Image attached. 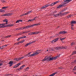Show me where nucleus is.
<instances>
[{
  "mask_svg": "<svg viewBox=\"0 0 76 76\" xmlns=\"http://www.w3.org/2000/svg\"><path fill=\"white\" fill-rule=\"evenodd\" d=\"M41 53V50H38L36 51L34 53L32 54L29 55L30 54H31V53H29L27 55V56L28 57H32L33 56H37V54H38L39 53Z\"/></svg>",
  "mask_w": 76,
  "mask_h": 76,
  "instance_id": "1",
  "label": "nucleus"
},
{
  "mask_svg": "<svg viewBox=\"0 0 76 76\" xmlns=\"http://www.w3.org/2000/svg\"><path fill=\"white\" fill-rule=\"evenodd\" d=\"M48 60V61H50V60H53V58L51 57V56H50L48 57V56H46L45 58L42 60V61H45L46 60Z\"/></svg>",
  "mask_w": 76,
  "mask_h": 76,
  "instance_id": "2",
  "label": "nucleus"
},
{
  "mask_svg": "<svg viewBox=\"0 0 76 76\" xmlns=\"http://www.w3.org/2000/svg\"><path fill=\"white\" fill-rule=\"evenodd\" d=\"M39 31H37L34 32H31L29 33L28 35H34V34H39Z\"/></svg>",
  "mask_w": 76,
  "mask_h": 76,
  "instance_id": "3",
  "label": "nucleus"
},
{
  "mask_svg": "<svg viewBox=\"0 0 76 76\" xmlns=\"http://www.w3.org/2000/svg\"><path fill=\"white\" fill-rule=\"evenodd\" d=\"M24 58V57L23 56L19 58H14V60H15V61H19V60H20L22 59L23 58Z\"/></svg>",
  "mask_w": 76,
  "mask_h": 76,
  "instance_id": "4",
  "label": "nucleus"
},
{
  "mask_svg": "<svg viewBox=\"0 0 76 76\" xmlns=\"http://www.w3.org/2000/svg\"><path fill=\"white\" fill-rule=\"evenodd\" d=\"M59 2H60V1H56V2H53V3H52L51 4H50V6H53L54 5V4H57V3H58Z\"/></svg>",
  "mask_w": 76,
  "mask_h": 76,
  "instance_id": "5",
  "label": "nucleus"
},
{
  "mask_svg": "<svg viewBox=\"0 0 76 76\" xmlns=\"http://www.w3.org/2000/svg\"><path fill=\"white\" fill-rule=\"evenodd\" d=\"M12 15V14H3L2 15V16H11Z\"/></svg>",
  "mask_w": 76,
  "mask_h": 76,
  "instance_id": "6",
  "label": "nucleus"
},
{
  "mask_svg": "<svg viewBox=\"0 0 76 76\" xmlns=\"http://www.w3.org/2000/svg\"><path fill=\"white\" fill-rule=\"evenodd\" d=\"M67 33V31H60L59 34H66Z\"/></svg>",
  "mask_w": 76,
  "mask_h": 76,
  "instance_id": "7",
  "label": "nucleus"
},
{
  "mask_svg": "<svg viewBox=\"0 0 76 76\" xmlns=\"http://www.w3.org/2000/svg\"><path fill=\"white\" fill-rule=\"evenodd\" d=\"M60 14H61V12H60L58 13V14H57L56 15H54V16L55 17H58V16H60Z\"/></svg>",
  "mask_w": 76,
  "mask_h": 76,
  "instance_id": "8",
  "label": "nucleus"
},
{
  "mask_svg": "<svg viewBox=\"0 0 76 76\" xmlns=\"http://www.w3.org/2000/svg\"><path fill=\"white\" fill-rule=\"evenodd\" d=\"M6 25V24L4 23L0 24V28H5V26H4V25Z\"/></svg>",
  "mask_w": 76,
  "mask_h": 76,
  "instance_id": "9",
  "label": "nucleus"
},
{
  "mask_svg": "<svg viewBox=\"0 0 76 76\" xmlns=\"http://www.w3.org/2000/svg\"><path fill=\"white\" fill-rule=\"evenodd\" d=\"M58 38H57L53 40L52 41V42H53V43H54V42H57V41H58Z\"/></svg>",
  "mask_w": 76,
  "mask_h": 76,
  "instance_id": "10",
  "label": "nucleus"
},
{
  "mask_svg": "<svg viewBox=\"0 0 76 76\" xmlns=\"http://www.w3.org/2000/svg\"><path fill=\"white\" fill-rule=\"evenodd\" d=\"M40 25V23H38L37 24H34L32 25H31V26H37L38 25Z\"/></svg>",
  "mask_w": 76,
  "mask_h": 76,
  "instance_id": "11",
  "label": "nucleus"
},
{
  "mask_svg": "<svg viewBox=\"0 0 76 76\" xmlns=\"http://www.w3.org/2000/svg\"><path fill=\"white\" fill-rule=\"evenodd\" d=\"M36 18V17L34 18L33 19H30L29 20L27 21V22H32V21H33V20H34Z\"/></svg>",
  "mask_w": 76,
  "mask_h": 76,
  "instance_id": "12",
  "label": "nucleus"
},
{
  "mask_svg": "<svg viewBox=\"0 0 76 76\" xmlns=\"http://www.w3.org/2000/svg\"><path fill=\"white\" fill-rule=\"evenodd\" d=\"M13 26V24H9L6 25L5 27H12V26Z\"/></svg>",
  "mask_w": 76,
  "mask_h": 76,
  "instance_id": "13",
  "label": "nucleus"
},
{
  "mask_svg": "<svg viewBox=\"0 0 76 76\" xmlns=\"http://www.w3.org/2000/svg\"><path fill=\"white\" fill-rule=\"evenodd\" d=\"M60 54H59L57 56L54 57L53 58V60H56V59H57V58H59V57H60Z\"/></svg>",
  "mask_w": 76,
  "mask_h": 76,
  "instance_id": "14",
  "label": "nucleus"
},
{
  "mask_svg": "<svg viewBox=\"0 0 76 76\" xmlns=\"http://www.w3.org/2000/svg\"><path fill=\"white\" fill-rule=\"evenodd\" d=\"M56 50H60L61 49H62V47H57L55 48Z\"/></svg>",
  "mask_w": 76,
  "mask_h": 76,
  "instance_id": "15",
  "label": "nucleus"
},
{
  "mask_svg": "<svg viewBox=\"0 0 76 76\" xmlns=\"http://www.w3.org/2000/svg\"><path fill=\"white\" fill-rule=\"evenodd\" d=\"M25 66V65H23V66H21L20 68H19L18 70H22V69H23V67H24Z\"/></svg>",
  "mask_w": 76,
  "mask_h": 76,
  "instance_id": "16",
  "label": "nucleus"
},
{
  "mask_svg": "<svg viewBox=\"0 0 76 76\" xmlns=\"http://www.w3.org/2000/svg\"><path fill=\"white\" fill-rule=\"evenodd\" d=\"M72 0H64V2H66V3H69V2H70V1H71Z\"/></svg>",
  "mask_w": 76,
  "mask_h": 76,
  "instance_id": "17",
  "label": "nucleus"
},
{
  "mask_svg": "<svg viewBox=\"0 0 76 76\" xmlns=\"http://www.w3.org/2000/svg\"><path fill=\"white\" fill-rule=\"evenodd\" d=\"M28 15V12H27L26 13H25V14H23V15H21V16H26V15Z\"/></svg>",
  "mask_w": 76,
  "mask_h": 76,
  "instance_id": "18",
  "label": "nucleus"
},
{
  "mask_svg": "<svg viewBox=\"0 0 76 76\" xmlns=\"http://www.w3.org/2000/svg\"><path fill=\"white\" fill-rule=\"evenodd\" d=\"M30 27H31V25H29L28 26H26V29H28V28H30Z\"/></svg>",
  "mask_w": 76,
  "mask_h": 76,
  "instance_id": "19",
  "label": "nucleus"
},
{
  "mask_svg": "<svg viewBox=\"0 0 76 76\" xmlns=\"http://www.w3.org/2000/svg\"><path fill=\"white\" fill-rule=\"evenodd\" d=\"M71 23L74 24H76V21H72L71 22Z\"/></svg>",
  "mask_w": 76,
  "mask_h": 76,
  "instance_id": "20",
  "label": "nucleus"
},
{
  "mask_svg": "<svg viewBox=\"0 0 76 76\" xmlns=\"http://www.w3.org/2000/svg\"><path fill=\"white\" fill-rule=\"evenodd\" d=\"M3 22H8V20H7V19H5L3 20Z\"/></svg>",
  "mask_w": 76,
  "mask_h": 76,
  "instance_id": "21",
  "label": "nucleus"
},
{
  "mask_svg": "<svg viewBox=\"0 0 76 76\" xmlns=\"http://www.w3.org/2000/svg\"><path fill=\"white\" fill-rule=\"evenodd\" d=\"M30 44H31V42H30L29 43H27L25 45V47H27V46H28V45H29Z\"/></svg>",
  "mask_w": 76,
  "mask_h": 76,
  "instance_id": "22",
  "label": "nucleus"
},
{
  "mask_svg": "<svg viewBox=\"0 0 76 76\" xmlns=\"http://www.w3.org/2000/svg\"><path fill=\"white\" fill-rule=\"evenodd\" d=\"M68 48V47L66 46V47H62V49H66V48Z\"/></svg>",
  "mask_w": 76,
  "mask_h": 76,
  "instance_id": "23",
  "label": "nucleus"
},
{
  "mask_svg": "<svg viewBox=\"0 0 76 76\" xmlns=\"http://www.w3.org/2000/svg\"><path fill=\"white\" fill-rule=\"evenodd\" d=\"M63 7V5H62V4L59 5V6H58L57 7V8H60V7Z\"/></svg>",
  "mask_w": 76,
  "mask_h": 76,
  "instance_id": "24",
  "label": "nucleus"
},
{
  "mask_svg": "<svg viewBox=\"0 0 76 76\" xmlns=\"http://www.w3.org/2000/svg\"><path fill=\"white\" fill-rule=\"evenodd\" d=\"M56 73H57V72L55 73H54L52 74L51 75H50L49 76H54V75H56Z\"/></svg>",
  "mask_w": 76,
  "mask_h": 76,
  "instance_id": "25",
  "label": "nucleus"
},
{
  "mask_svg": "<svg viewBox=\"0 0 76 76\" xmlns=\"http://www.w3.org/2000/svg\"><path fill=\"white\" fill-rule=\"evenodd\" d=\"M13 62L12 61H10L9 62V64H13Z\"/></svg>",
  "mask_w": 76,
  "mask_h": 76,
  "instance_id": "26",
  "label": "nucleus"
},
{
  "mask_svg": "<svg viewBox=\"0 0 76 76\" xmlns=\"http://www.w3.org/2000/svg\"><path fill=\"white\" fill-rule=\"evenodd\" d=\"M66 4H67V3H64V4H62V6L63 7L64 6H66Z\"/></svg>",
  "mask_w": 76,
  "mask_h": 76,
  "instance_id": "27",
  "label": "nucleus"
},
{
  "mask_svg": "<svg viewBox=\"0 0 76 76\" xmlns=\"http://www.w3.org/2000/svg\"><path fill=\"white\" fill-rule=\"evenodd\" d=\"M10 37H11V35H9L5 37L6 38H10Z\"/></svg>",
  "mask_w": 76,
  "mask_h": 76,
  "instance_id": "28",
  "label": "nucleus"
},
{
  "mask_svg": "<svg viewBox=\"0 0 76 76\" xmlns=\"http://www.w3.org/2000/svg\"><path fill=\"white\" fill-rule=\"evenodd\" d=\"M64 15H67V14H68V13H69V12H66L64 13Z\"/></svg>",
  "mask_w": 76,
  "mask_h": 76,
  "instance_id": "29",
  "label": "nucleus"
},
{
  "mask_svg": "<svg viewBox=\"0 0 76 76\" xmlns=\"http://www.w3.org/2000/svg\"><path fill=\"white\" fill-rule=\"evenodd\" d=\"M46 7H47L46 5H44V6L42 7V9H44V8H46Z\"/></svg>",
  "mask_w": 76,
  "mask_h": 76,
  "instance_id": "30",
  "label": "nucleus"
},
{
  "mask_svg": "<svg viewBox=\"0 0 76 76\" xmlns=\"http://www.w3.org/2000/svg\"><path fill=\"white\" fill-rule=\"evenodd\" d=\"M4 61H3L2 60H0V63H2V64H3V63H4Z\"/></svg>",
  "mask_w": 76,
  "mask_h": 76,
  "instance_id": "31",
  "label": "nucleus"
},
{
  "mask_svg": "<svg viewBox=\"0 0 76 76\" xmlns=\"http://www.w3.org/2000/svg\"><path fill=\"white\" fill-rule=\"evenodd\" d=\"M65 38H66V37L64 38H60V39L61 41H63V40H64V39H65Z\"/></svg>",
  "mask_w": 76,
  "mask_h": 76,
  "instance_id": "32",
  "label": "nucleus"
},
{
  "mask_svg": "<svg viewBox=\"0 0 76 76\" xmlns=\"http://www.w3.org/2000/svg\"><path fill=\"white\" fill-rule=\"evenodd\" d=\"M36 42V40L31 42L30 43H31V44H32L33 43H34V42Z\"/></svg>",
  "mask_w": 76,
  "mask_h": 76,
  "instance_id": "33",
  "label": "nucleus"
},
{
  "mask_svg": "<svg viewBox=\"0 0 76 76\" xmlns=\"http://www.w3.org/2000/svg\"><path fill=\"white\" fill-rule=\"evenodd\" d=\"M64 15V13H61V12L60 16H63Z\"/></svg>",
  "mask_w": 76,
  "mask_h": 76,
  "instance_id": "34",
  "label": "nucleus"
},
{
  "mask_svg": "<svg viewBox=\"0 0 76 76\" xmlns=\"http://www.w3.org/2000/svg\"><path fill=\"white\" fill-rule=\"evenodd\" d=\"M7 45H5L3 46L2 47H3V48H5L6 47H7Z\"/></svg>",
  "mask_w": 76,
  "mask_h": 76,
  "instance_id": "35",
  "label": "nucleus"
},
{
  "mask_svg": "<svg viewBox=\"0 0 76 76\" xmlns=\"http://www.w3.org/2000/svg\"><path fill=\"white\" fill-rule=\"evenodd\" d=\"M18 64L16 65L14 67V68H16V67H18Z\"/></svg>",
  "mask_w": 76,
  "mask_h": 76,
  "instance_id": "36",
  "label": "nucleus"
},
{
  "mask_svg": "<svg viewBox=\"0 0 76 76\" xmlns=\"http://www.w3.org/2000/svg\"><path fill=\"white\" fill-rule=\"evenodd\" d=\"M50 6V4H48L46 5V7H48V6Z\"/></svg>",
  "mask_w": 76,
  "mask_h": 76,
  "instance_id": "37",
  "label": "nucleus"
},
{
  "mask_svg": "<svg viewBox=\"0 0 76 76\" xmlns=\"http://www.w3.org/2000/svg\"><path fill=\"white\" fill-rule=\"evenodd\" d=\"M71 45V46H73V45H75V43L74 42L72 43Z\"/></svg>",
  "mask_w": 76,
  "mask_h": 76,
  "instance_id": "38",
  "label": "nucleus"
},
{
  "mask_svg": "<svg viewBox=\"0 0 76 76\" xmlns=\"http://www.w3.org/2000/svg\"><path fill=\"white\" fill-rule=\"evenodd\" d=\"M72 16V15H69V16H67L68 18H70Z\"/></svg>",
  "mask_w": 76,
  "mask_h": 76,
  "instance_id": "39",
  "label": "nucleus"
},
{
  "mask_svg": "<svg viewBox=\"0 0 76 76\" xmlns=\"http://www.w3.org/2000/svg\"><path fill=\"white\" fill-rule=\"evenodd\" d=\"M32 12L31 11H30L27 12V13H28V14H29V13H31Z\"/></svg>",
  "mask_w": 76,
  "mask_h": 76,
  "instance_id": "40",
  "label": "nucleus"
},
{
  "mask_svg": "<svg viewBox=\"0 0 76 76\" xmlns=\"http://www.w3.org/2000/svg\"><path fill=\"white\" fill-rule=\"evenodd\" d=\"M1 1L3 3H5V1H4V0H1Z\"/></svg>",
  "mask_w": 76,
  "mask_h": 76,
  "instance_id": "41",
  "label": "nucleus"
},
{
  "mask_svg": "<svg viewBox=\"0 0 76 76\" xmlns=\"http://www.w3.org/2000/svg\"><path fill=\"white\" fill-rule=\"evenodd\" d=\"M21 43H23L24 42H25V40H23V41H21L20 42Z\"/></svg>",
  "mask_w": 76,
  "mask_h": 76,
  "instance_id": "42",
  "label": "nucleus"
},
{
  "mask_svg": "<svg viewBox=\"0 0 76 76\" xmlns=\"http://www.w3.org/2000/svg\"><path fill=\"white\" fill-rule=\"evenodd\" d=\"M73 70H76V66L74 67Z\"/></svg>",
  "mask_w": 76,
  "mask_h": 76,
  "instance_id": "43",
  "label": "nucleus"
},
{
  "mask_svg": "<svg viewBox=\"0 0 76 76\" xmlns=\"http://www.w3.org/2000/svg\"><path fill=\"white\" fill-rule=\"evenodd\" d=\"M5 12V11H4V10H1V12Z\"/></svg>",
  "mask_w": 76,
  "mask_h": 76,
  "instance_id": "44",
  "label": "nucleus"
},
{
  "mask_svg": "<svg viewBox=\"0 0 76 76\" xmlns=\"http://www.w3.org/2000/svg\"><path fill=\"white\" fill-rule=\"evenodd\" d=\"M26 36L22 37V38H26Z\"/></svg>",
  "mask_w": 76,
  "mask_h": 76,
  "instance_id": "45",
  "label": "nucleus"
},
{
  "mask_svg": "<svg viewBox=\"0 0 76 76\" xmlns=\"http://www.w3.org/2000/svg\"><path fill=\"white\" fill-rule=\"evenodd\" d=\"M20 63H18L17 64V65H18V66H20Z\"/></svg>",
  "mask_w": 76,
  "mask_h": 76,
  "instance_id": "46",
  "label": "nucleus"
},
{
  "mask_svg": "<svg viewBox=\"0 0 76 76\" xmlns=\"http://www.w3.org/2000/svg\"><path fill=\"white\" fill-rule=\"evenodd\" d=\"M16 23H19V20H17V21L16 22Z\"/></svg>",
  "mask_w": 76,
  "mask_h": 76,
  "instance_id": "47",
  "label": "nucleus"
},
{
  "mask_svg": "<svg viewBox=\"0 0 76 76\" xmlns=\"http://www.w3.org/2000/svg\"><path fill=\"white\" fill-rule=\"evenodd\" d=\"M6 8H7V7H2V9H6Z\"/></svg>",
  "mask_w": 76,
  "mask_h": 76,
  "instance_id": "48",
  "label": "nucleus"
},
{
  "mask_svg": "<svg viewBox=\"0 0 76 76\" xmlns=\"http://www.w3.org/2000/svg\"><path fill=\"white\" fill-rule=\"evenodd\" d=\"M0 48H1V49H3V46L0 47Z\"/></svg>",
  "mask_w": 76,
  "mask_h": 76,
  "instance_id": "49",
  "label": "nucleus"
},
{
  "mask_svg": "<svg viewBox=\"0 0 76 76\" xmlns=\"http://www.w3.org/2000/svg\"><path fill=\"white\" fill-rule=\"evenodd\" d=\"M14 44L15 45H18V42L16 43H15Z\"/></svg>",
  "mask_w": 76,
  "mask_h": 76,
  "instance_id": "50",
  "label": "nucleus"
},
{
  "mask_svg": "<svg viewBox=\"0 0 76 76\" xmlns=\"http://www.w3.org/2000/svg\"><path fill=\"white\" fill-rule=\"evenodd\" d=\"M29 69V67L27 68H26V70H28Z\"/></svg>",
  "mask_w": 76,
  "mask_h": 76,
  "instance_id": "51",
  "label": "nucleus"
},
{
  "mask_svg": "<svg viewBox=\"0 0 76 76\" xmlns=\"http://www.w3.org/2000/svg\"><path fill=\"white\" fill-rule=\"evenodd\" d=\"M57 13V11H54L53 12V13Z\"/></svg>",
  "mask_w": 76,
  "mask_h": 76,
  "instance_id": "52",
  "label": "nucleus"
},
{
  "mask_svg": "<svg viewBox=\"0 0 76 76\" xmlns=\"http://www.w3.org/2000/svg\"><path fill=\"white\" fill-rule=\"evenodd\" d=\"M59 69H63V68H62V67H59Z\"/></svg>",
  "mask_w": 76,
  "mask_h": 76,
  "instance_id": "53",
  "label": "nucleus"
},
{
  "mask_svg": "<svg viewBox=\"0 0 76 76\" xmlns=\"http://www.w3.org/2000/svg\"><path fill=\"white\" fill-rule=\"evenodd\" d=\"M71 26H73V23H71Z\"/></svg>",
  "mask_w": 76,
  "mask_h": 76,
  "instance_id": "54",
  "label": "nucleus"
},
{
  "mask_svg": "<svg viewBox=\"0 0 76 76\" xmlns=\"http://www.w3.org/2000/svg\"><path fill=\"white\" fill-rule=\"evenodd\" d=\"M10 65L9 66L10 67H11V66H12L13 65V64H10Z\"/></svg>",
  "mask_w": 76,
  "mask_h": 76,
  "instance_id": "55",
  "label": "nucleus"
},
{
  "mask_svg": "<svg viewBox=\"0 0 76 76\" xmlns=\"http://www.w3.org/2000/svg\"><path fill=\"white\" fill-rule=\"evenodd\" d=\"M2 64H2V63H0V66H1V65H2Z\"/></svg>",
  "mask_w": 76,
  "mask_h": 76,
  "instance_id": "56",
  "label": "nucleus"
},
{
  "mask_svg": "<svg viewBox=\"0 0 76 76\" xmlns=\"http://www.w3.org/2000/svg\"><path fill=\"white\" fill-rule=\"evenodd\" d=\"M18 45L19 44H20V43H21V42H18Z\"/></svg>",
  "mask_w": 76,
  "mask_h": 76,
  "instance_id": "57",
  "label": "nucleus"
},
{
  "mask_svg": "<svg viewBox=\"0 0 76 76\" xmlns=\"http://www.w3.org/2000/svg\"><path fill=\"white\" fill-rule=\"evenodd\" d=\"M22 28H23L22 27H21V28H19V29H22Z\"/></svg>",
  "mask_w": 76,
  "mask_h": 76,
  "instance_id": "58",
  "label": "nucleus"
},
{
  "mask_svg": "<svg viewBox=\"0 0 76 76\" xmlns=\"http://www.w3.org/2000/svg\"><path fill=\"white\" fill-rule=\"evenodd\" d=\"M8 23H7V22H6V23H4L5 24V25H7V24H8Z\"/></svg>",
  "mask_w": 76,
  "mask_h": 76,
  "instance_id": "59",
  "label": "nucleus"
},
{
  "mask_svg": "<svg viewBox=\"0 0 76 76\" xmlns=\"http://www.w3.org/2000/svg\"><path fill=\"white\" fill-rule=\"evenodd\" d=\"M22 20H19V22H22Z\"/></svg>",
  "mask_w": 76,
  "mask_h": 76,
  "instance_id": "60",
  "label": "nucleus"
},
{
  "mask_svg": "<svg viewBox=\"0 0 76 76\" xmlns=\"http://www.w3.org/2000/svg\"><path fill=\"white\" fill-rule=\"evenodd\" d=\"M19 40H20L19 39H17V41H19Z\"/></svg>",
  "mask_w": 76,
  "mask_h": 76,
  "instance_id": "61",
  "label": "nucleus"
},
{
  "mask_svg": "<svg viewBox=\"0 0 76 76\" xmlns=\"http://www.w3.org/2000/svg\"><path fill=\"white\" fill-rule=\"evenodd\" d=\"M71 29H72V30H73V28L72 27Z\"/></svg>",
  "mask_w": 76,
  "mask_h": 76,
  "instance_id": "62",
  "label": "nucleus"
},
{
  "mask_svg": "<svg viewBox=\"0 0 76 76\" xmlns=\"http://www.w3.org/2000/svg\"><path fill=\"white\" fill-rule=\"evenodd\" d=\"M20 39H22V37H20Z\"/></svg>",
  "mask_w": 76,
  "mask_h": 76,
  "instance_id": "63",
  "label": "nucleus"
},
{
  "mask_svg": "<svg viewBox=\"0 0 76 76\" xmlns=\"http://www.w3.org/2000/svg\"><path fill=\"white\" fill-rule=\"evenodd\" d=\"M1 10H2L1 9H0V12H1Z\"/></svg>",
  "mask_w": 76,
  "mask_h": 76,
  "instance_id": "64",
  "label": "nucleus"
}]
</instances>
